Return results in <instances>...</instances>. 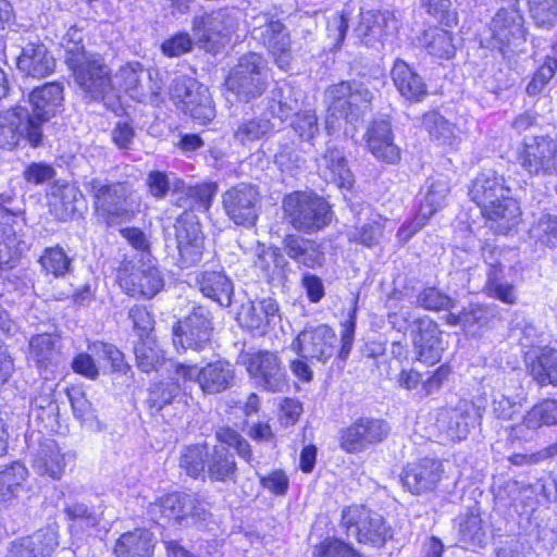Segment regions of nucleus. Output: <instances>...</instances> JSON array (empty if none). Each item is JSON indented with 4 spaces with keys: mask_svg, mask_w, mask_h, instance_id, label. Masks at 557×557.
<instances>
[{
    "mask_svg": "<svg viewBox=\"0 0 557 557\" xmlns=\"http://www.w3.org/2000/svg\"><path fill=\"white\" fill-rule=\"evenodd\" d=\"M355 313L356 307L352 309L349 320L343 325L344 330L341 339L337 338L335 332L326 324L307 326L293 342V349L302 359L317 360L324 363L334 356L341 343L338 357L342 360L347 359L354 343Z\"/></svg>",
    "mask_w": 557,
    "mask_h": 557,
    "instance_id": "20e7f679",
    "label": "nucleus"
},
{
    "mask_svg": "<svg viewBox=\"0 0 557 557\" xmlns=\"http://www.w3.org/2000/svg\"><path fill=\"white\" fill-rule=\"evenodd\" d=\"M421 7L441 24L453 27L458 24L457 13L450 9V0H420Z\"/></svg>",
    "mask_w": 557,
    "mask_h": 557,
    "instance_id": "680f3d73",
    "label": "nucleus"
},
{
    "mask_svg": "<svg viewBox=\"0 0 557 557\" xmlns=\"http://www.w3.org/2000/svg\"><path fill=\"white\" fill-rule=\"evenodd\" d=\"M238 27V11L223 8L193 20V32L199 46L215 52Z\"/></svg>",
    "mask_w": 557,
    "mask_h": 557,
    "instance_id": "ddd939ff",
    "label": "nucleus"
},
{
    "mask_svg": "<svg viewBox=\"0 0 557 557\" xmlns=\"http://www.w3.org/2000/svg\"><path fill=\"white\" fill-rule=\"evenodd\" d=\"M195 287L223 308L232 305L233 281L223 271H200L195 275Z\"/></svg>",
    "mask_w": 557,
    "mask_h": 557,
    "instance_id": "c756f323",
    "label": "nucleus"
},
{
    "mask_svg": "<svg viewBox=\"0 0 557 557\" xmlns=\"http://www.w3.org/2000/svg\"><path fill=\"white\" fill-rule=\"evenodd\" d=\"M148 513L158 524L183 528L202 524L210 517L208 504L196 494L171 493L149 504Z\"/></svg>",
    "mask_w": 557,
    "mask_h": 557,
    "instance_id": "423d86ee",
    "label": "nucleus"
},
{
    "mask_svg": "<svg viewBox=\"0 0 557 557\" xmlns=\"http://www.w3.org/2000/svg\"><path fill=\"white\" fill-rule=\"evenodd\" d=\"M494 317L493 310L486 306L471 304L463 308V329L472 332L490 323Z\"/></svg>",
    "mask_w": 557,
    "mask_h": 557,
    "instance_id": "69168bd1",
    "label": "nucleus"
},
{
    "mask_svg": "<svg viewBox=\"0 0 557 557\" xmlns=\"http://www.w3.org/2000/svg\"><path fill=\"white\" fill-rule=\"evenodd\" d=\"M57 194L63 207V219H69L76 212L81 211V206L84 205L85 199L83 193L77 186L70 183L58 185Z\"/></svg>",
    "mask_w": 557,
    "mask_h": 557,
    "instance_id": "13d9d810",
    "label": "nucleus"
},
{
    "mask_svg": "<svg viewBox=\"0 0 557 557\" xmlns=\"http://www.w3.org/2000/svg\"><path fill=\"white\" fill-rule=\"evenodd\" d=\"M20 72L34 78H44L55 70V59L47 46L41 42H29L17 57Z\"/></svg>",
    "mask_w": 557,
    "mask_h": 557,
    "instance_id": "c85d7f7f",
    "label": "nucleus"
},
{
    "mask_svg": "<svg viewBox=\"0 0 557 557\" xmlns=\"http://www.w3.org/2000/svg\"><path fill=\"white\" fill-rule=\"evenodd\" d=\"M164 282L161 272L154 265H143L133 270L121 280V286L132 297L152 298L162 288Z\"/></svg>",
    "mask_w": 557,
    "mask_h": 557,
    "instance_id": "7c9ffc66",
    "label": "nucleus"
},
{
    "mask_svg": "<svg viewBox=\"0 0 557 557\" xmlns=\"http://www.w3.org/2000/svg\"><path fill=\"white\" fill-rule=\"evenodd\" d=\"M391 428L385 420L359 418L338 433L339 447L349 454L363 451L368 446L383 442Z\"/></svg>",
    "mask_w": 557,
    "mask_h": 557,
    "instance_id": "6ab92c4d",
    "label": "nucleus"
},
{
    "mask_svg": "<svg viewBox=\"0 0 557 557\" xmlns=\"http://www.w3.org/2000/svg\"><path fill=\"white\" fill-rule=\"evenodd\" d=\"M119 75L123 88L132 98L141 100L146 96L143 85L144 78H150V74L138 62L127 63L120 69Z\"/></svg>",
    "mask_w": 557,
    "mask_h": 557,
    "instance_id": "49530a36",
    "label": "nucleus"
},
{
    "mask_svg": "<svg viewBox=\"0 0 557 557\" xmlns=\"http://www.w3.org/2000/svg\"><path fill=\"white\" fill-rule=\"evenodd\" d=\"M391 76L397 90L407 100L419 102L428 95L422 77L404 60L395 61Z\"/></svg>",
    "mask_w": 557,
    "mask_h": 557,
    "instance_id": "72a5a7b5",
    "label": "nucleus"
},
{
    "mask_svg": "<svg viewBox=\"0 0 557 557\" xmlns=\"http://www.w3.org/2000/svg\"><path fill=\"white\" fill-rule=\"evenodd\" d=\"M255 264L271 280L283 276L286 269L289 267L281 248H270L268 250L262 248L261 251L258 252Z\"/></svg>",
    "mask_w": 557,
    "mask_h": 557,
    "instance_id": "de8ad7c7",
    "label": "nucleus"
},
{
    "mask_svg": "<svg viewBox=\"0 0 557 557\" xmlns=\"http://www.w3.org/2000/svg\"><path fill=\"white\" fill-rule=\"evenodd\" d=\"M213 331L211 311L205 306H195L173 325V345L178 352H201L210 347Z\"/></svg>",
    "mask_w": 557,
    "mask_h": 557,
    "instance_id": "6e6552de",
    "label": "nucleus"
},
{
    "mask_svg": "<svg viewBox=\"0 0 557 557\" xmlns=\"http://www.w3.org/2000/svg\"><path fill=\"white\" fill-rule=\"evenodd\" d=\"M398 21L389 10H368L360 13L354 35L366 46H373L385 35L396 30Z\"/></svg>",
    "mask_w": 557,
    "mask_h": 557,
    "instance_id": "a878e982",
    "label": "nucleus"
},
{
    "mask_svg": "<svg viewBox=\"0 0 557 557\" xmlns=\"http://www.w3.org/2000/svg\"><path fill=\"white\" fill-rule=\"evenodd\" d=\"M281 251L298 264L310 269L322 267L325 260L318 243L296 234H288L283 238Z\"/></svg>",
    "mask_w": 557,
    "mask_h": 557,
    "instance_id": "473e14b6",
    "label": "nucleus"
},
{
    "mask_svg": "<svg viewBox=\"0 0 557 557\" xmlns=\"http://www.w3.org/2000/svg\"><path fill=\"white\" fill-rule=\"evenodd\" d=\"M529 374L541 386H557V350L544 347L525 356Z\"/></svg>",
    "mask_w": 557,
    "mask_h": 557,
    "instance_id": "f704fd0d",
    "label": "nucleus"
},
{
    "mask_svg": "<svg viewBox=\"0 0 557 557\" xmlns=\"http://www.w3.org/2000/svg\"><path fill=\"white\" fill-rule=\"evenodd\" d=\"M342 525L347 536L356 539L360 544L380 547L385 544L389 534L384 518L364 506H349L343 510Z\"/></svg>",
    "mask_w": 557,
    "mask_h": 557,
    "instance_id": "f8f14e48",
    "label": "nucleus"
},
{
    "mask_svg": "<svg viewBox=\"0 0 557 557\" xmlns=\"http://www.w3.org/2000/svg\"><path fill=\"white\" fill-rule=\"evenodd\" d=\"M504 176L487 170L473 181L469 191L471 199L481 208L482 214L498 223V227L508 231L519 223L520 208L509 196Z\"/></svg>",
    "mask_w": 557,
    "mask_h": 557,
    "instance_id": "7ed1b4c3",
    "label": "nucleus"
},
{
    "mask_svg": "<svg viewBox=\"0 0 557 557\" xmlns=\"http://www.w3.org/2000/svg\"><path fill=\"white\" fill-rule=\"evenodd\" d=\"M530 240L540 249L557 248V215L543 213L529 230Z\"/></svg>",
    "mask_w": 557,
    "mask_h": 557,
    "instance_id": "ea45409f",
    "label": "nucleus"
},
{
    "mask_svg": "<svg viewBox=\"0 0 557 557\" xmlns=\"http://www.w3.org/2000/svg\"><path fill=\"white\" fill-rule=\"evenodd\" d=\"M83 186L92 198L98 223L108 228L131 222L139 212V198L127 181L112 182L86 175L83 178Z\"/></svg>",
    "mask_w": 557,
    "mask_h": 557,
    "instance_id": "f257e3e1",
    "label": "nucleus"
},
{
    "mask_svg": "<svg viewBox=\"0 0 557 557\" xmlns=\"http://www.w3.org/2000/svg\"><path fill=\"white\" fill-rule=\"evenodd\" d=\"M557 69V60L546 57L544 64L534 73L525 91L529 96H536L543 91L547 83L553 78Z\"/></svg>",
    "mask_w": 557,
    "mask_h": 557,
    "instance_id": "338daca9",
    "label": "nucleus"
},
{
    "mask_svg": "<svg viewBox=\"0 0 557 557\" xmlns=\"http://www.w3.org/2000/svg\"><path fill=\"white\" fill-rule=\"evenodd\" d=\"M64 87L59 82L47 83L35 88L29 95V102L33 108L30 119L34 124L41 127L54 116L58 108L62 104Z\"/></svg>",
    "mask_w": 557,
    "mask_h": 557,
    "instance_id": "cd10ccee",
    "label": "nucleus"
},
{
    "mask_svg": "<svg viewBox=\"0 0 557 557\" xmlns=\"http://www.w3.org/2000/svg\"><path fill=\"white\" fill-rule=\"evenodd\" d=\"M292 127L302 140H312L319 134L318 116L314 111L296 113Z\"/></svg>",
    "mask_w": 557,
    "mask_h": 557,
    "instance_id": "e2e57ef3",
    "label": "nucleus"
},
{
    "mask_svg": "<svg viewBox=\"0 0 557 557\" xmlns=\"http://www.w3.org/2000/svg\"><path fill=\"white\" fill-rule=\"evenodd\" d=\"M267 61L256 52L242 55L231 69L225 86L228 96L240 102H250L260 97L267 88Z\"/></svg>",
    "mask_w": 557,
    "mask_h": 557,
    "instance_id": "0eeeda50",
    "label": "nucleus"
},
{
    "mask_svg": "<svg viewBox=\"0 0 557 557\" xmlns=\"http://www.w3.org/2000/svg\"><path fill=\"white\" fill-rule=\"evenodd\" d=\"M277 318H280L278 304L272 297H264L258 300L248 299L242 304L236 312V320L239 325L255 335L265 334L269 326Z\"/></svg>",
    "mask_w": 557,
    "mask_h": 557,
    "instance_id": "5701e85b",
    "label": "nucleus"
},
{
    "mask_svg": "<svg viewBox=\"0 0 557 557\" xmlns=\"http://www.w3.org/2000/svg\"><path fill=\"white\" fill-rule=\"evenodd\" d=\"M41 270L54 277H62L72 270V259L60 246L48 247L39 258Z\"/></svg>",
    "mask_w": 557,
    "mask_h": 557,
    "instance_id": "c03bdc74",
    "label": "nucleus"
},
{
    "mask_svg": "<svg viewBox=\"0 0 557 557\" xmlns=\"http://www.w3.org/2000/svg\"><path fill=\"white\" fill-rule=\"evenodd\" d=\"M422 124L430 136L444 145H453L455 141V125L436 111L423 115Z\"/></svg>",
    "mask_w": 557,
    "mask_h": 557,
    "instance_id": "09e8293b",
    "label": "nucleus"
},
{
    "mask_svg": "<svg viewBox=\"0 0 557 557\" xmlns=\"http://www.w3.org/2000/svg\"><path fill=\"white\" fill-rule=\"evenodd\" d=\"M175 239L182 268L199 263L203 255V234L194 213H181L175 222Z\"/></svg>",
    "mask_w": 557,
    "mask_h": 557,
    "instance_id": "aec40b11",
    "label": "nucleus"
},
{
    "mask_svg": "<svg viewBox=\"0 0 557 557\" xmlns=\"http://www.w3.org/2000/svg\"><path fill=\"white\" fill-rule=\"evenodd\" d=\"M369 151L382 162L397 163L400 160V149L394 143L391 122L386 119L374 120L366 133Z\"/></svg>",
    "mask_w": 557,
    "mask_h": 557,
    "instance_id": "bb28decb",
    "label": "nucleus"
},
{
    "mask_svg": "<svg viewBox=\"0 0 557 557\" xmlns=\"http://www.w3.org/2000/svg\"><path fill=\"white\" fill-rule=\"evenodd\" d=\"M251 38L265 47L281 69L289 64L290 36L275 14L259 12L247 21Z\"/></svg>",
    "mask_w": 557,
    "mask_h": 557,
    "instance_id": "9d476101",
    "label": "nucleus"
},
{
    "mask_svg": "<svg viewBox=\"0 0 557 557\" xmlns=\"http://www.w3.org/2000/svg\"><path fill=\"white\" fill-rule=\"evenodd\" d=\"M523 17L512 9H500L491 23V39L486 47L505 53L511 45L518 46L524 40Z\"/></svg>",
    "mask_w": 557,
    "mask_h": 557,
    "instance_id": "4be33fe9",
    "label": "nucleus"
},
{
    "mask_svg": "<svg viewBox=\"0 0 557 557\" xmlns=\"http://www.w3.org/2000/svg\"><path fill=\"white\" fill-rule=\"evenodd\" d=\"M154 536L144 528L123 533L116 541L114 554L116 557H152Z\"/></svg>",
    "mask_w": 557,
    "mask_h": 557,
    "instance_id": "c9c22d12",
    "label": "nucleus"
},
{
    "mask_svg": "<svg viewBox=\"0 0 557 557\" xmlns=\"http://www.w3.org/2000/svg\"><path fill=\"white\" fill-rule=\"evenodd\" d=\"M519 162L531 175H552L557 170V139L549 136L525 137Z\"/></svg>",
    "mask_w": 557,
    "mask_h": 557,
    "instance_id": "a211bd4d",
    "label": "nucleus"
},
{
    "mask_svg": "<svg viewBox=\"0 0 557 557\" xmlns=\"http://www.w3.org/2000/svg\"><path fill=\"white\" fill-rule=\"evenodd\" d=\"M272 129V124L267 119H244L233 126V136L242 145H248L264 137Z\"/></svg>",
    "mask_w": 557,
    "mask_h": 557,
    "instance_id": "37998d69",
    "label": "nucleus"
},
{
    "mask_svg": "<svg viewBox=\"0 0 557 557\" xmlns=\"http://www.w3.org/2000/svg\"><path fill=\"white\" fill-rule=\"evenodd\" d=\"M224 211L230 220L242 226H253L261 208V195L257 186L239 183L222 196Z\"/></svg>",
    "mask_w": 557,
    "mask_h": 557,
    "instance_id": "dca6fc26",
    "label": "nucleus"
},
{
    "mask_svg": "<svg viewBox=\"0 0 557 557\" xmlns=\"http://www.w3.org/2000/svg\"><path fill=\"white\" fill-rule=\"evenodd\" d=\"M481 418L480 409L467 399H461L455 407L444 409L438 417V424L453 441L467 437L470 426Z\"/></svg>",
    "mask_w": 557,
    "mask_h": 557,
    "instance_id": "b1692460",
    "label": "nucleus"
},
{
    "mask_svg": "<svg viewBox=\"0 0 557 557\" xmlns=\"http://www.w3.org/2000/svg\"><path fill=\"white\" fill-rule=\"evenodd\" d=\"M208 444L190 445L184 448L180 466L188 475L197 478L207 471Z\"/></svg>",
    "mask_w": 557,
    "mask_h": 557,
    "instance_id": "8fccbe9b",
    "label": "nucleus"
},
{
    "mask_svg": "<svg viewBox=\"0 0 557 557\" xmlns=\"http://www.w3.org/2000/svg\"><path fill=\"white\" fill-rule=\"evenodd\" d=\"M320 175L329 183L339 188H350L354 175L348 168L344 151L337 147H327L318 160Z\"/></svg>",
    "mask_w": 557,
    "mask_h": 557,
    "instance_id": "2f4dec72",
    "label": "nucleus"
},
{
    "mask_svg": "<svg viewBox=\"0 0 557 557\" xmlns=\"http://www.w3.org/2000/svg\"><path fill=\"white\" fill-rule=\"evenodd\" d=\"M170 97L185 114L200 125H206L215 117V107L208 87L193 77H175L170 85Z\"/></svg>",
    "mask_w": 557,
    "mask_h": 557,
    "instance_id": "1a4fd4ad",
    "label": "nucleus"
},
{
    "mask_svg": "<svg viewBox=\"0 0 557 557\" xmlns=\"http://www.w3.org/2000/svg\"><path fill=\"white\" fill-rule=\"evenodd\" d=\"M74 457L73 453L62 451L54 440L47 438L39 443L32 459V467L39 475H48L53 480H59L74 461Z\"/></svg>",
    "mask_w": 557,
    "mask_h": 557,
    "instance_id": "393cba45",
    "label": "nucleus"
},
{
    "mask_svg": "<svg viewBox=\"0 0 557 557\" xmlns=\"http://www.w3.org/2000/svg\"><path fill=\"white\" fill-rule=\"evenodd\" d=\"M523 423L528 429L557 424V400L546 399L534 406L524 417Z\"/></svg>",
    "mask_w": 557,
    "mask_h": 557,
    "instance_id": "603ef678",
    "label": "nucleus"
},
{
    "mask_svg": "<svg viewBox=\"0 0 557 557\" xmlns=\"http://www.w3.org/2000/svg\"><path fill=\"white\" fill-rule=\"evenodd\" d=\"M374 92L369 82L342 81L325 89V128L329 134L339 131L343 122L355 124L371 109Z\"/></svg>",
    "mask_w": 557,
    "mask_h": 557,
    "instance_id": "f03ea898",
    "label": "nucleus"
},
{
    "mask_svg": "<svg viewBox=\"0 0 557 557\" xmlns=\"http://www.w3.org/2000/svg\"><path fill=\"white\" fill-rule=\"evenodd\" d=\"M449 193L448 181L444 177L431 180L428 191L420 203L419 210H430V218L442 207Z\"/></svg>",
    "mask_w": 557,
    "mask_h": 557,
    "instance_id": "864d4df0",
    "label": "nucleus"
},
{
    "mask_svg": "<svg viewBox=\"0 0 557 557\" xmlns=\"http://www.w3.org/2000/svg\"><path fill=\"white\" fill-rule=\"evenodd\" d=\"M25 139L32 147L42 144L44 134L40 126L34 124L29 111L15 107L0 114V147L13 149Z\"/></svg>",
    "mask_w": 557,
    "mask_h": 557,
    "instance_id": "4468645a",
    "label": "nucleus"
},
{
    "mask_svg": "<svg viewBox=\"0 0 557 557\" xmlns=\"http://www.w3.org/2000/svg\"><path fill=\"white\" fill-rule=\"evenodd\" d=\"M27 476V469L16 461L0 472V509L8 506L16 496Z\"/></svg>",
    "mask_w": 557,
    "mask_h": 557,
    "instance_id": "79ce46f5",
    "label": "nucleus"
},
{
    "mask_svg": "<svg viewBox=\"0 0 557 557\" xmlns=\"http://www.w3.org/2000/svg\"><path fill=\"white\" fill-rule=\"evenodd\" d=\"M416 306L430 311L449 310L454 300L436 287L423 288L416 298Z\"/></svg>",
    "mask_w": 557,
    "mask_h": 557,
    "instance_id": "4d7b16f0",
    "label": "nucleus"
},
{
    "mask_svg": "<svg viewBox=\"0 0 557 557\" xmlns=\"http://www.w3.org/2000/svg\"><path fill=\"white\" fill-rule=\"evenodd\" d=\"M59 338L49 333L36 334L28 343V358L37 368L47 370L61 360Z\"/></svg>",
    "mask_w": 557,
    "mask_h": 557,
    "instance_id": "e433bc0d",
    "label": "nucleus"
},
{
    "mask_svg": "<svg viewBox=\"0 0 557 557\" xmlns=\"http://www.w3.org/2000/svg\"><path fill=\"white\" fill-rule=\"evenodd\" d=\"M180 393L181 385L174 380L157 382L149 387L147 403L151 409L160 411L171 404Z\"/></svg>",
    "mask_w": 557,
    "mask_h": 557,
    "instance_id": "3c124183",
    "label": "nucleus"
},
{
    "mask_svg": "<svg viewBox=\"0 0 557 557\" xmlns=\"http://www.w3.org/2000/svg\"><path fill=\"white\" fill-rule=\"evenodd\" d=\"M274 163L282 172H285L298 169L304 163V159L296 148V145L290 141L280 144L278 150L274 154Z\"/></svg>",
    "mask_w": 557,
    "mask_h": 557,
    "instance_id": "774afa93",
    "label": "nucleus"
},
{
    "mask_svg": "<svg viewBox=\"0 0 557 557\" xmlns=\"http://www.w3.org/2000/svg\"><path fill=\"white\" fill-rule=\"evenodd\" d=\"M312 557H362L349 543L336 537H326L313 547Z\"/></svg>",
    "mask_w": 557,
    "mask_h": 557,
    "instance_id": "5fc2aeb1",
    "label": "nucleus"
},
{
    "mask_svg": "<svg viewBox=\"0 0 557 557\" xmlns=\"http://www.w3.org/2000/svg\"><path fill=\"white\" fill-rule=\"evenodd\" d=\"M292 92L293 90L289 86L280 87L271 91L267 107L271 116L285 121L298 109V101L292 97Z\"/></svg>",
    "mask_w": 557,
    "mask_h": 557,
    "instance_id": "a18cd8bd",
    "label": "nucleus"
},
{
    "mask_svg": "<svg viewBox=\"0 0 557 557\" xmlns=\"http://www.w3.org/2000/svg\"><path fill=\"white\" fill-rule=\"evenodd\" d=\"M443 473L442 461L434 458H422L404 468L400 481L411 494L423 495L436 490Z\"/></svg>",
    "mask_w": 557,
    "mask_h": 557,
    "instance_id": "412c9836",
    "label": "nucleus"
},
{
    "mask_svg": "<svg viewBox=\"0 0 557 557\" xmlns=\"http://www.w3.org/2000/svg\"><path fill=\"white\" fill-rule=\"evenodd\" d=\"M418 42L428 53L441 59H450L456 52L451 33L442 28L430 27L418 37Z\"/></svg>",
    "mask_w": 557,
    "mask_h": 557,
    "instance_id": "58836bf2",
    "label": "nucleus"
},
{
    "mask_svg": "<svg viewBox=\"0 0 557 557\" xmlns=\"http://www.w3.org/2000/svg\"><path fill=\"white\" fill-rule=\"evenodd\" d=\"M383 235V224L380 221L364 223L348 233L349 242L362 244L366 247H372L379 244Z\"/></svg>",
    "mask_w": 557,
    "mask_h": 557,
    "instance_id": "0e129e2a",
    "label": "nucleus"
},
{
    "mask_svg": "<svg viewBox=\"0 0 557 557\" xmlns=\"http://www.w3.org/2000/svg\"><path fill=\"white\" fill-rule=\"evenodd\" d=\"M67 66L75 83L89 99L102 100L112 91V71L102 54L90 52Z\"/></svg>",
    "mask_w": 557,
    "mask_h": 557,
    "instance_id": "9b49d317",
    "label": "nucleus"
},
{
    "mask_svg": "<svg viewBox=\"0 0 557 557\" xmlns=\"http://www.w3.org/2000/svg\"><path fill=\"white\" fill-rule=\"evenodd\" d=\"M83 30L76 26H71L62 37L61 45L65 50V63L71 64L74 60L81 59L88 54L86 51Z\"/></svg>",
    "mask_w": 557,
    "mask_h": 557,
    "instance_id": "052dcab7",
    "label": "nucleus"
},
{
    "mask_svg": "<svg viewBox=\"0 0 557 557\" xmlns=\"http://www.w3.org/2000/svg\"><path fill=\"white\" fill-rule=\"evenodd\" d=\"M282 209L286 222L295 231L308 235L323 230L333 219L330 203L314 193H290L284 197Z\"/></svg>",
    "mask_w": 557,
    "mask_h": 557,
    "instance_id": "39448f33",
    "label": "nucleus"
},
{
    "mask_svg": "<svg viewBox=\"0 0 557 557\" xmlns=\"http://www.w3.org/2000/svg\"><path fill=\"white\" fill-rule=\"evenodd\" d=\"M531 17L536 26L549 28L557 23L556 0H528Z\"/></svg>",
    "mask_w": 557,
    "mask_h": 557,
    "instance_id": "bf43d9fd",
    "label": "nucleus"
},
{
    "mask_svg": "<svg viewBox=\"0 0 557 557\" xmlns=\"http://www.w3.org/2000/svg\"><path fill=\"white\" fill-rule=\"evenodd\" d=\"M485 290L488 296L498 299L507 305H513L517 301L515 286L504 280V274H497L493 271L488 274L485 283Z\"/></svg>",
    "mask_w": 557,
    "mask_h": 557,
    "instance_id": "6e6d98bb",
    "label": "nucleus"
},
{
    "mask_svg": "<svg viewBox=\"0 0 557 557\" xmlns=\"http://www.w3.org/2000/svg\"><path fill=\"white\" fill-rule=\"evenodd\" d=\"M175 372L185 380L196 381L201 391L209 395L222 393L231 388L235 382V369L225 360L208 362L200 369L180 363Z\"/></svg>",
    "mask_w": 557,
    "mask_h": 557,
    "instance_id": "f3484780",
    "label": "nucleus"
},
{
    "mask_svg": "<svg viewBox=\"0 0 557 557\" xmlns=\"http://www.w3.org/2000/svg\"><path fill=\"white\" fill-rule=\"evenodd\" d=\"M134 355L138 369L145 373L158 370L164 359L154 336L138 338L134 344Z\"/></svg>",
    "mask_w": 557,
    "mask_h": 557,
    "instance_id": "a19ab883",
    "label": "nucleus"
},
{
    "mask_svg": "<svg viewBox=\"0 0 557 557\" xmlns=\"http://www.w3.org/2000/svg\"><path fill=\"white\" fill-rule=\"evenodd\" d=\"M243 363L255 383L264 391L277 393L287 387V372L276 352L259 350L243 356Z\"/></svg>",
    "mask_w": 557,
    "mask_h": 557,
    "instance_id": "2eb2a0df",
    "label": "nucleus"
},
{
    "mask_svg": "<svg viewBox=\"0 0 557 557\" xmlns=\"http://www.w3.org/2000/svg\"><path fill=\"white\" fill-rule=\"evenodd\" d=\"M207 474L211 481H234L237 466L227 446L213 445L208 448Z\"/></svg>",
    "mask_w": 557,
    "mask_h": 557,
    "instance_id": "4c0bfd02",
    "label": "nucleus"
}]
</instances>
